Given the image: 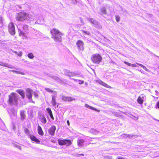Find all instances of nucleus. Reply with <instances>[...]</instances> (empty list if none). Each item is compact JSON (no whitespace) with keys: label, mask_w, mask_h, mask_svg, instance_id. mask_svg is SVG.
I'll return each mask as SVG.
<instances>
[{"label":"nucleus","mask_w":159,"mask_h":159,"mask_svg":"<svg viewBox=\"0 0 159 159\" xmlns=\"http://www.w3.org/2000/svg\"><path fill=\"white\" fill-rule=\"evenodd\" d=\"M13 52H14V53H15V54H17V55L18 52H16V51H13Z\"/></svg>","instance_id":"obj_54"},{"label":"nucleus","mask_w":159,"mask_h":159,"mask_svg":"<svg viewBox=\"0 0 159 159\" xmlns=\"http://www.w3.org/2000/svg\"><path fill=\"white\" fill-rule=\"evenodd\" d=\"M38 131L39 134L41 135H43V133L41 127L39 125L38 126Z\"/></svg>","instance_id":"obj_15"},{"label":"nucleus","mask_w":159,"mask_h":159,"mask_svg":"<svg viewBox=\"0 0 159 159\" xmlns=\"http://www.w3.org/2000/svg\"><path fill=\"white\" fill-rule=\"evenodd\" d=\"M27 56L29 58L31 59H32L34 57L33 54L31 52L28 53Z\"/></svg>","instance_id":"obj_30"},{"label":"nucleus","mask_w":159,"mask_h":159,"mask_svg":"<svg viewBox=\"0 0 159 159\" xmlns=\"http://www.w3.org/2000/svg\"><path fill=\"white\" fill-rule=\"evenodd\" d=\"M29 130L27 129L26 128L25 130V132L26 134H29Z\"/></svg>","instance_id":"obj_39"},{"label":"nucleus","mask_w":159,"mask_h":159,"mask_svg":"<svg viewBox=\"0 0 159 159\" xmlns=\"http://www.w3.org/2000/svg\"><path fill=\"white\" fill-rule=\"evenodd\" d=\"M133 136V135L131 134H127V138L128 137L129 138H131Z\"/></svg>","instance_id":"obj_44"},{"label":"nucleus","mask_w":159,"mask_h":159,"mask_svg":"<svg viewBox=\"0 0 159 159\" xmlns=\"http://www.w3.org/2000/svg\"><path fill=\"white\" fill-rule=\"evenodd\" d=\"M45 89L48 91V92H52V93H53V92H54L55 93H56V92H55V91H54L52 90L51 89H49V88H45Z\"/></svg>","instance_id":"obj_33"},{"label":"nucleus","mask_w":159,"mask_h":159,"mask_svg":"<svg viewBox=\"0 0 159 159\" xmlns=\"http://www.w3.org/2000/svg\"><path fill=\"white\" fill-rule=\"evenodd\" d=\"M84 140L83 139H78L77 141L78 145L79 146H82L84 145Z\"/></svg>","instance_id":"obj_16"},{"label":"nucleus","mask_w":159,"mask_h":159,"mask_svg":"<svg viewBox=\"0 0 159 159\" xmlns=\"http://www.w3.org/2000/svg\"><path fill=\"white\" fill-rule=\"evenodd\" d=\"M116 20L117 22H119L120 20V17L118 15H116L115 16Z\"/></svg>","instance_id":"obj_34"},{"label":"nucleus","mask_w":159,"mask_h":159,"mask_svg":"<svg viewBox=\"0 0 159 159\" xmlns=\"http://www.w3.org/2000/svg\"><path fill=\"white\" fill-rule=\"evenodd\" d=\"M33 91L30 88H28L26 89V95L27 98L29 99H31Z\"/></svg>","instance_id":"obj_7"},{"label":"nucleus","mask_w":159,"mask_h":159,"mask_svg":"<svg viewBox=\"0 0 159 159\" xmlns=\"http://www.w3.org/2000/svg\"><path fill=\"white\" fill-rule=\"evenodd\" d=\"M66 139L64 140H61V139H58V141L59 144L60 145H62L66 144V143L65 142Z\"/></svg>","instance_id":"obj_20"},{"label":"nucleus","mask_w":159,"mask_h":159,"mask_svg":"<svg viewBox=\"0 0 159 159\" xmlns=\"http://www.w3.org/2000/svg\"><path fill=\"white\" fill-rule=\"evenodd\" d=\"M20 115L21 117V119L22 120H24L25 118V111H21L20 112Z\"/></svg>","instance_id":"obj_23"},{"label":"nucleus","mask_w":159,"mask_h":159,"mask_svg":"<svg viewBox=\"0 0 159 159\" xmlns=\"http://www.w3.org/2000/svg\"><path fill=\"white\" fill-rule=\"evenodd\" d=\"M131 66L133 67H136L137 66H136V65L134 64H131Z\"/></svg>","instance_id":"obj_46"},{"label":"nucleus","mask_w":159,"mask_h":159,"mask_svg":"<svg viewBox=\"0 0 159 159\" xmlns=\"http://www.w3.org/2000/svg\"><path fill=\"white\" fill-rule=\"evenodd\" d=\"M85 107L87 108L91 109L92 110H95L96 111H98L97 109H96V108H95L94 107H92L90 106L87 104H85Z\"/></svg>","instance_id":"obj_22"},{"label":"nucleus","mask_w":159,"mask_h":159,"mask_svg":"<svg viewBox=\"0 0 159 159\" xmlns=\"http://www.w3.org/2000/svg\"><path fill=\"white\" fill-rule=\"evenodd\" d=\"M17 147L19 148L21 150V147L20 146L18 145V146H17Z\"/></svg>","instance_id":"obj_52"},{"label":"nucleus","mask_w":159,"mask_h":159,"mask_svg":"<svg viewBox=\"0 0 159 159\" xmlns=\"http://www.w3.org/2000/svg\"><path fill=\"white\" fill-rule=\"evenodd\" d=\"M124 63L125 64L128 65L129 66H131V64L130 63H129V62H127V61H124Z\"/></svg>","instance_id":"obj_40"},{"label":"nucleus","mask_w":159,"mask_h":159,"mask_svg":"<svg viewBox=\"0 0 159 159\" xmlns=\"http://www.w3.org/2000/svg\"><path fill=\"white\" fill-rule=\"evenodd\" d=\"M94 26L97 28L98 29H100L102 28V27L100 24L97 22L96 24H95Z\"/></svg>","instance_id":"obj_28"},{"label":"nucleus","mask_w":159,"mask_h":159,"mask_svg":"<svg viewBox=\"0 0 159 159\" xmlns=\"http://www.w3.org/2000/svg\"><path fill=\"white\" fill-rule=\"evenodd\" d=\"M2 17L0 16V22L2 23Z\"/></svg>","instance_id":"obj_49"},{"label":"nucleus","mask_w":159,"mask_h":159,"mask_svg":"<svg viewBox=\"0 0 159 159\" xmlns=\"http://www.w3.org/2000/svg\"><path fill=\"white\" fill-rule=\"evenodd\" d=\"M67 123L68 126H69L70 125V122L69 120H67Z\"/></svg>","instance_id":"obj_53"},{"label":"nucleus","mask_w":159,"mask_h":159,"mask_svg":"<svg viewBox=\"0 0 159 159\" xmlns=\"http://www.w3.org/2000/svg\"><path fill=\"white\" fill-rule=\"evenodd\" d=\"M77 48L80 51H83L84 49V43L83 41L80 40H78L76 43Z\"/></svg>","instance_id":"obj_6"},{"label":"nucleus","mask_w":159,"mask_h":159,"mask_svg":"<svg viewBox=\"0 0 159 159\" xmlns=\"http://www.w3.org/2000/svg\"><path fill=\"white\" fill-rule=\"evenodd\" d=\"M77 74L76 73H74V72H69V74H68L67 76H73L76 75H77Z\"/></svg>","instance_id":"obj_31"},{"label":"nucleus","mask_w":159,"mask_h":159,"mask_svg":"<svg viewBox=\"0 0 159 159\" xmlns=\"http://www.w3.org/2000/svg\"><path fill=\"white\" fill-rule=\"evenodd\" d=\"M19 95L16 93H12L9 95V103L10 105H17Z\"/></svg>","instance_id":"obj_3"},{"label":"nucleus","mask_w":159,"mask_h":159,"mask_svg":"<svg viewBox=\"0 0 159 159\" xmlns=\"http://www.w3.org/2000/svg\"><path fill=\"white\" fill-rule=\"evenodd\" d=\"M98 82L99 84L104 86L105 87L108 88H111V87L110 86L108 85V84H106V83H105L101 80H98Z\"/></svg>","instance_id":"obj_12"},{"label":"nucleus","mask_w":159,"mask_h":159,"mask_svg":"<svg viewBox=\"0 0 159 159\" xmlns=\"http://www.w3.org/2000/svg\"><path fill=\"white\" fill-rule=\"evenodd\" d=\"M81 31L84 33L85 34H87L89 35V32H87L86 31H85L84 30H82Z\"/></svg>","instance_id":"obj_42"},{"label":"nucleus","mask_w":159,"mask_h":159,"mask_svg":"<svg viewBox=\"0 0 159 159\" xmlns=\"http://www.w3.org/2000/svg\"><path fill=\"white\" fill-rule=\"evenodd\" d=\"M31 102H33V103H35V102H34V101H33L31 100Z\"/></svg>","instance_id":"obj_57"},{"label":"nucleus","mask_w":159,"mask_h":159,"mask_svg":"<svg viewBox=\"0 0 159 159\" xmlns=\"http://www.w3.org/2000/svg\"><path fill=\"white\" fill-rule=\"evenodd\" d=\"M28 26L27 25H24L23 27V29L25 31L28 29Z\"/></svg>","instance_id":"obj_35"},{"label":"nucleus","mask_w":159,"mask_h":159,"mask_svg":"<svg viewBox=\"0 0 159 159\" xmlns=\"http://www.w3.org/2000/svg\"><path fill=\"white\" fill-rule=\"evenodd\" d=\"M88 20L92 24H93V25L97 23V22L94 19L92 18H88Z\"/></svg>","instance_id":"obj_21"},{"label":"nucleus","mask_w":159,"mask_h":159,"mask_svg":"<svg viewBox=\"0 0 159 159\" xmlns=\"http://www.w3.org/2000/svg\"><path fill=\"white\" fill-rule=\"evenodd\" d=\"M40 119L42 123H43L44 124L46 123L47 122V120L43 115H41L40 116Z\"/></svg>","instance_id":"obj_17"},{"label":"nucleus","mask_w":159,"mask_h":159,"mask_svg":"<svg viewBox=\"0 0 159 159\" xmlns=\"http://www.w3.org/2000/svg\"><path fill=\"white\" fill-rule=\"evenodd\" d=\"M49 114L50 116L51 117V118L52 120H53L54 119V117H53V115H52V112H51V113H50Z\"/></svg>","instance_id":"obj_43"},{"label":"nucleus","mask_w":159,"mask_h":159,"mask_svg":"<svg viewBox=\"0 0 159 159\" xmlns=\"http://www.w3.org/2000/svg\"><path fill=\"white\" fill-rule=\"evenodd\" d=\"M56 127L54 125H52L49 129L48 133L52 136L54 135L55 131L56 129Z\"/></svg>","instance_id":"obj_9"},{"label":"nucleus","mask_w":159,"mask_h":159,"mask_svg":"<svg viewBox=\"0 0 159 159\" xmlns=\"http://www.w3.org/2000/svg\"><path fill=\"white\" fill-rule=\"evenodd\" d=\"M90 132L91 133L95 135L97 134L98 133V131H97L96 129H91L90 130Z\"/></svg>","instance_id":"obj_29"},{"label":"nucleus","mask_w":159,"mask_h":159,"mask_svg":"<svg viewBox=\"0 0 159 159\" xmlns=\"http://www.w3.org/2000/svg\"><path fill=\"white\" fill-rule=\"evenodd\" d=\"M79 155L82 156H84V154H79Z\"/></svg>","instance_id":"obj_55"},{"label":"nucleus","mask_w":159,"mask_h":159,"mask_svg":"<svg viewBox=\"0 0 159 159\" xmlns=\"http://www.w3.org/2000/svg\"><path fill=\"white\" fill-rule=\"evenodd\" d=\"M91 59L94 63L98 64L101 61L102 57L100 55L96 53L92 56Z\"/></svg>","instance_id":"obj_4"},{"label":"nucleus","mask_w":159,"mask_h":159,"mask_svg":"<svg viewBox=\"0 0 159 159\" xmlns=\"http://www.w3.org/2000/svg\"><path fill=\"white\" fill-rule=\"evenodd\" d=\"M0 65L3 66H4L10 68H14V66L12 65H10L4 63L0 61Z\"/></svg>","instance_id":"obj_13"},{"label":"nucleus","mask_w":159,"mask_h":159,"mask_svg":"<svg viewBox=\"0 0 159 159\" xmlns=\"http://www.w3.org/2000/svg\"><path fill=\"white\" fill-rule=\"evenodd\" d=\"M81 81V82H80V83H79V84H82L84 83V81Z\"/></svg>","instance_id":"obj_51"},{"label":"nucleus","mask_w":159,"mask_h":159,"mask_svg":"<svg viewBox=\"0 0 159 159\" xmlns=\"http://www.w3.org/2000/svg\"><path fill=\"white\" fill-rule=\"evenodd\" d=\"M8 30L10 34L12 35H14L15 34V30L14 25L12 23H9L8 25Z\"/></svg>","instance_id":"obj_5"},{"label":"nucleus","mask_w":159,"mask_h":159,"mask_svg":"<svg viewBox=\"0 0 159 159\" xmlns=\"http://www.w3.org/2000/svg\"><path fill=\"white\" fill-rule=\"evenodd\" d=\"M100 11L102 14L105 15L107 14V11L106 8L104 7L101 8L100 9Z\"/></svg>","instance_id":"obj_18"},{"label":"nucleus","mask_w":159,"mask_h":159,"mask_svg":"<svg viewBox=\"0 0 159 159\" xmlns=\"http://www.w3.org/2000/svg\"><path fill=\"white\" fill-rule=\"evenodd\" d=\"M158 68L159 69V66L158 67Z\"/></svg>","instance_id":"obj_60"},{"label":"nucleus","mask_w":159,"mask_h":159,"mask_svg":"<svg viewBox=\"0 0 159 159\" xmlns=\"http://www.w3.org/2000/svg\"><path fill=\"white\" fill-rule=\"evenodd\" d=\"M50 77H51L52 79L57 81L58 82H61V80L60 78H59L58 77H57L55 76H50Z\"/></svg>","instance_id":"obj_25"},{"label":"nucleus","mask_w":159,"mask_h":159,"mask_svg":"<svg viewBox=\"0 0 159 159\" xmlns=\"http://www.w3.org/2000/svg\"><path fill=\"white\" fill-rule=\"evenodd\" d=\"M46 110L48 112V113L49 114H50V113H51V112H52V111L50 108H47Z\"/></svg>","instance_id":"obj_38"},{"label":"nucleus","mask_w":159,"mask_h":159,"mask_svg":"<svg viewBox=\"0 0 159 159\" xmlns=\"http://www.w3.org/2000/svg\"><path fill=\"white\" fill-rule=\"evenodd\" d=\"M51 104L53 106H55L56 105L57 103L56 101V97L55 96L52 97Z\"/></svg>","instance_id":"obj_19"},{"label":"nucleus","mask_w":159,"mask_h":159,"mask_svg":"<svg viewBox=\"0 0 159 159\" xmlns=\"http://www.w3.org/2000/svg\"><path fill=\"white\" fill-rule=\"evenodd\" d=\"M72 79L73 80L75 81H81V80H78L77 79Z\"/></svg>","instance_id":"obj_48"},{"label":"nucleus","mask_w":159,"mask_h":159,"mask_svg":"<svg viewBox=\"0 0 159 159\" xmlns=\"http://www.w3.org/2000/svg\"><path fill=\"white\" fill-rule=\"evenodd\" d=\"M16 92L18 93L22 98L24 99L25 97V93L24 91L22 89H18L16 90Z\"/></svg>","instance_id":"obj_11"},{"label":"nucleus","mask_w":159,"mask_h":159,"mask_svg":"<svg viewBox=\"0 0 159 159\" xmlns=\"http://www.w3.org/2000/svg\"><path fill=\"white\" fill-rule=\"evenodd\" d=\"M156 106H157V107L159 108V101L157 103Z\"/></svg>","instance_id":"obj_50"},{"label":"nucleus","mask_w":159,"mask_h":159,"mask_svg":"<svg viewBox=\"0 0 159 159\" xmlns=\"http://www.w3.org/2000/svg\"><path fill=\"white\" fill-rule=\"evenodd\" d=\"M70 71L67 70H64V72L65 75L66 76H68V74H69V72Z\"/></svg>","instance_id":"obj_36"},{"label":"nucleus","mask_w":159,"mask_h":159,"mask_svg":"<svg viewBox=\"0 0 159 159\" xmlns=\"http://www.w3.org/2000/svg\"><path fill=\"white\" fill-rule=\"evenodd\" d=\"M30 137L32 140L33 141L36 143H38L40 142L39 140L37 139L33 135H30Z\"/></svg>","instance_id":"obj_14"},{"label":"nucleus","mask_w":159,"mask_h":159,"mask_svg":"<svg viewBox=\"0 0 159 159\" xmlns=\"http://www.w3.org/2000/svg\"><path fill=\"white\" fill-rule=\"evenodd\" d=\"M145 96L143 94L139 96L137 99V102L139 104H142L143 102V99L144 97Z\"/></svg>","instance_id":"obj_10"},{"label":"nucleus","mask_w":159,"mask_h":159,"mask_svg":"<svg viewBox=\"0 0 159 159\" xmlns=\"http://www.w3.org/2000/svg\"><path fill=\"white\" fill-rule=\"evenodd\" d=\"M121 137L123 138H127V134H124L121 135Z\"/></svg>","instance_id":"obj_37"},{"label":"nucleus","mask_w":159,"mask_h":159,"mask_svg":"<svg viewBox=\"0 0 159 159\" xmlns=\"http://www.w3.org/2000/svg\"><path fill=\"white\" fill-rule=\"evenodd\" d=\"M61 98L63 101L68 102H71L73 100H75V98L72 97H66L64 95L62 96Z\"/></svg>","instance_id":"obj_8"},{"label":"nucleus","mask_w":159,"mask_h":159,"mask_svg":"<svg viewBox=\"0 0 159 159\" xmlns=\"http://www.w3.org/2000/svg\"><path fill=\"white\" fill-rule=\"evenodd\" d=\"M18 30H19V35L20 36H23L25 38H26V34L25 33L23 32L22 31H21V30L20 29H18Z\"/></svg>","instance_id":"obj_24"},{"label":"nucleus","mask_w":159,"mask_h":159,"mask_svg":"<svg viewBox=\"0 0 159 159\" xmlns=\"http://www.w3.org/2000/svg\"><path fill=\"white\" fill-rule=\"evenodd\" d=\"M136 64L140 66H141L146 71H148L149 70L146 67V66H143L142 64L138 63H136Z\"/></svg>","instance_id":"obj_27"},{"label":"nucleus","mask_w":159,"mask_h":159,"mask_svg":"<svg viewBox=\"0 0 159 159\" xmlns=\"http://www.w3.org/2000/svg\"><path fill=\"white\" fill-rule=\"evenodd\" d=\"M10 72H12L13 73H16L17 74H20L22 75H25V74L22 72H20V71H17V70H10Z\"/></svg>","instance_id":"obj_26"},{"label":"nucleus","mask_w":159,"mask_h":159,"mask_svg":"<svg viewBox=\"0 0 159 159\" xmlns=\"http://www.w3.org/2000/svg\"><path fill=\"white\" fill-rule=\"evenodd\" d=\"M15 125H14L13 126V129H14L15 130Z\"/></svg>","instance_id":"obj_56"},{"label":"nucleus","mask_w":159,"mask_h":159,"mask_svg":"<svg viewBox=\"0 0 159 159\" xmlns=\"http://www.w3.org/2000/svg\"><path fill=\"white\" fill-rule=\"evenodd\" d=\"M34 96L36 98H38V93H36V92H34Z\"/></svg>","instance_id":"obj_41"},{"label":"nucleus","mask_w":159,"mask_h":159,"mask_svg":"<svg viewBox=\"0 0 159 159\" xmlns=\"http://www.w3.org/2000/svg\"><path fill=\"white\" fill-rule=\"evenodd\" d=\"M133 119L134 120H137L138 119V117H137L134 116V118H133Z\"/></svg>","instance_id":"obj_47"},{"label":"nucleus","mask_w":159,"mask_h":159,"mask_svg":"<svg viewBox=\"0 0 159 159\" xmlns=\"http://www.w3.org/2000/svg\"><path fill=\"white\" fill-rule=\"evenodd\" d=\"M65 142L67 146H69L72 144V142L70 139H66Z\"/></svg>","instance_id":"obj_32"},{"label":"nucleus","mask_w":159,"mask_h":159,"mask_svg":"<svg viewBox=\"0 0 159 159\" xmlns=\"http://www.w3.org/2000/svg\"><path fill=\"white\" fill-rule=\"evenodd\" d=\"M17 55L19 56H21L22 55V52H20L18 53Z\"/></svg>","instance_id":"obj_45"},{"label":"nucleus","mask_w":159,"mask_h":159,"mask_svg":"<svg viewBox=\"0 0 159 159\" xmlns=\"http://www.w3.org/2000/svg\"><path fill=\"white\" fill-rule=\"evenodd\" d=\"M52 38L54 39L55 41L57 42H60L61 41V35H63V34L60 32L57 29H53L51 31Z\"/></svg>","instance_id":"obj_1"},{"label":"nucleus","mask_w":159,"mask_h":159,"mask_svg":"<svg viewBox=\"0 0 159 159\" xmlns=\"http://www.w3.org/2000/svg\"><path fill=\"white\" fill-rule=\"evenodd\" d=\"M91 143V142H90V143H89V144H90V143Z\"/></svg>","instance_id":"obj_59"},{"label":"nucleus","mask_w":159,"mask_h":159,"mask_svg":"<svg viewBox=\"0 0 159 159\" xmlns=\"http://www.w3.org/2000/svg\"><path fill=\"white\" fill-rule=\"evenodd\" d=\"M32 18L31 14L22 11L18 13L16 15V19L17 20L23 21L25 20H29Z\"/></svg>","instance_id":"obj_2"},{"label":"nucleus","mask_w":159,"mask_h":159,"mask_svg":"<svg viewBox=\"0 0 159 159\" xmlns=\"http://www.w3.org/2000/svg\"><path fill=\"white\" fill-rule=\"evenodd\" d=\"M155 92H156V93H157V91H155Z\"/></svg>","instance_id":"obj_58"}]
</instances>
